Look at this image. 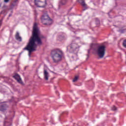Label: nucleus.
Wrapping results in <instances>:
<instances>
[{
	"label": "nucleus",
	"instance_id": "f257e3e1",
	"mask_svg": "<svg viewBox=\"0 0 126 126\" xmlns=\"http://www.w3.org/2000/svg\"><path fill=\"white\" fill-rule=\"evenodd\" d=\"M45 38L46 37L44 35H41V32L38 28L37 23H34L33 27L32 36L29 39V42L26 47L23 48V50L28 51L29 56L30 58L31 57V54L33 52L36 51V49H37V47L38 46H38H42L43 45L42 39H45ZM36 42L37 44H36Z\"/></svg>",
	"mask_w": 126,
	"mask_h": 126
},
{
	"label": "nucleus",
	"instance_id": "6ab92c4d",
	"mask_svg": "<svg viewBox=\"0 0 126 126\" xmlns=\"http://www.w3.org/2000/svg\"><path fill=\"white\" fill-rule=\"evenodd\" d=\"M123 46L126 48V39H125L123 42Z\"/></svg>",
	"mask_w": 126,
	"mask_h": 126
},
{
	"label": "nucleus",
	"instance_id": "b1692460",
	"mask_svg": "<svg viewBox=\"0 0 126 126\" xmlns=\"http://www.w3.org/2000/svg\"><path fill=\"white\" fill-rule=\"evenodd\" d=\"M10 16H12V14H9V17H10Z\"/></svg>",
	"mask_w": 126,
	"mask_h": 126
},
{
	"label": "nucleus",
	"instance_id": "4468645a",
	"mask_svg": "<svg viewBox=\"0 0 126 126\" xmlns=\"http://www.w3.org/2000/svg\"><path fill=\"white\" fill-rule=\"evenodd\" d=\"M68 0L72 2V0H61L59 2V5H65Z\"/></svg>",
	"mask_w": 126,
	"mask_h": 126
},
{
	"label": "nucleus",
	"instance_id": "a878e982",
	"mask_svg": "<svg viewBox=\"0 0 126 126\" xmlns=\"http://www.w3.org/2000/svg\"><path fill=\"white\" fill-rule=\"evenodd\" d=\"M75 57H76V59H77V55H75Z\"/></svg>",
	"mask_w": 126,
	"mask_h": 126
},
{
	"label": "nucleus",
	"instance_id": "9b49d317",
	"mask_svg": "<svg viewBox=\"0 0 126 126\" xmlns=\"http://www.w3.org/2000/svg\"><path fill=\"white\" fill-rule=\"evenodd\" d=\"M43 74L45 80H46V81H47V80H49V74L48 71H47V69H44Z\"/></svg>",
	"mask_w": 126,
	"mask_h": 126
},
{
	"label": "nucleus",
	"instance_id": "ddd939ff",
	"mask_svg": "<svg viewBox=\"0 0 126 126\" xmlns=\"http://www.w3.org/2000/svg\"><path fill=\"white\" fill-rule=\"evenodd\" d=\"M15 39L17 41H19V42H22V38L19 35V33L18 32H17L15 35Z\"/></svg>",
	"mask_w": 126,
	"mask_h": 126
},
{
	"label": "nucleus",
	"instance_id": "1a4fd4ad",
	"mask_svg": "<svg viewBox=\"0 0 126 126\" xmlns=\"http://www.w3.org/2000/svg\"><path fill=\"white\" fill-rule=\"evenodd\" d=\"M41 23L43 24L44 25L49 26V25H51V24L53 23V20L51 19V18H49V19H44L41 20Z\"/></svg>",
	"mask_w": 126,
	"mask_h": 126
},
{
	"label": "nucleus",
	"instance_id": "5701e85b",
	"mask_svg": "<svg viewBox=\"0 0 126 126\" xmlns=\"http://www.w3.org/2000/svg\"><path fill=\"white\" fill-rule=\"evenodd\" d=\"M9 1V0H4V2H5L6 3H7Z\"/></svg>",
	"mask_w": 126,
	"mask_h": 126
},
{
	"label": "nucleus",
	"instance_id": "9d476101",
	"mask_svg": "<svg viewBox=\"0 0 126 126\" xmlns=\"http://www.w3.org/2000/svg\"><path fill=\"white\" fill-rule=\"evenodd\" d=\"M7 108H8V105L6 104L0 105V111H1V112H4V111H6Z\"/></svg>",
	"mask_w": 126,
	"mask_h": 126
},
{
	"label": "nucleus",
	"instance_id": "7ed1b4c3",
	"mask_svg": "<svg viewBox=\"0 0 126 126\" xmlns=\"http://www.w3.org/2000/svg\"><path fill=\"white\" fill-rule=\"evenodd\" d=\"M67 51L69 53H76L79 51V45L72 40L71 44L67 46Z\"/></svg>",
	"mask_w": 126,
	"mask_h": 126
},
{
	"label": "nucleus",
	"instance_id": "39448f33",
	"mask_svg": "<svg viewBox=\"0 0 126 126\" xmlns=\"http://www.w3.org/2000/svg\"><path fill=\"white\" fill-rule=\"evenodd\" d=\"M34 3L37 7H46L48 4L47 0H34Z\"/></svg>",
	"mask_w": 126,
	"mask_h": 126
},
{
	"label": "nucleus",
	"instance_id": "0eeeda50",
	"mask_svg": "<svg viewBox=\"0 0 126 126\" xmlns=\"http://www.w3.org/2000/svg\"><path fill=\"white\" fill-rule=\"evenodd\" d=\"M77 1L83 7V11L86 10V9L88 8V7H87V4L85 3V0H77Z\"/></svg>",
	"mask_w": 126,
	"mask_h": 126
},
{
	"label": "nucleus",
	"instance_id": "393cba45",
	"mask_svg": "<svg viewBox=\"0 0 126 126\" xmlns=\"http://www.w3.org/2000/svg\"><path fill=\"white\" fill-rule=\"evenodd\" d=\"M72 59H73V60H75L74 59V56H72Z\"/></svg>",
	"mask_w": 126,
	"mask_h": 126
},
{
	"label": "nucleus",
	"instance_id": "412c9836",
	"mask_svg": "<svg viewBox=\"0 0 126 126\" xmlns=\"http://www.w3.org/2000/svg\"><path fill=\"white\" fill-rule=\"evenodd\" d=\"M119 32H120V33H124L125 30H120V31H119Z\"/></svg>",
	"mask_w": 126,
	"mask_h": 126
},
{
	"label": "nucleus",
	"instance_id": "a211bd4d",
	"mask_svg": "<svg viewBox=\"0 0 126 126\" xmlns=\"http://www.w3.org/2000/svg\"><path fill=\"white\" fill-rule=\"evenodd\" d=\"M78 80V76H76L75 77V78L73 80V82H75L76 81H77Z\"/></svg>",
	"mask_w": 126,
	"mask_h": 126
},
{
	"label": "nucleus",
	"instance_id": "20e7f679",
	"mask_svg": "<svg viewBox=\"0 0 126 126\" xmlns=\"http://www.w3.org/2000/svg\"><path fill=\"white\" fill-rule=\"evenodd\" d=\"M96 53L100 59H103V57H105V54H106V46L100 45L98 46Z\"/></svg>",
	"mask_w": 126,
	"mask_h": 126
},
{
	"label": "nucleus",
	"instance_id": "dca6fc26",
	"mask_svg": "<svg viewBox=\"0 0 126 126\" xmlns=\"http://www.w3.org/2000/svg\"><path fill=\"white\" fill-rule=\"evenodd\" d=\"M94 20L95 21V24L97 26H100V20H99V19L98 18H95Z\"/></svg>",
	"mask_w": 126,
	"mask_h": 126
},
{
	"label": "nucleus",
	"instance_id": "aec40b11",
	"mask_svg": "<svg viewBox=\"0 0 126 126\" xmlns=\"http://www.w3.org/2000/svg\"><path fill=\"white\" fill-rule=\"evenodd\" d=\"M112 111H117V107H116L115 106H113V107L112 108Z\"/></svg>",
	"mask_w": 126,
	"mask_h": 126
},
{
	"label": "nucleus",
	"instance_id": "6e6552de",
	"mask_svg": "<svg viewBox=\"0 0 126 126\" xmlns=\"http://www.w3.org/2000/svg\"><path fill=\"white\" fill-rule=\"evenodd\" d=\"M12 78H14L16 80H17L18 83H20L21 84H23V82L21 80V78L20 77V75L18 74L17 73L14 74L13 76H12Z\"/></svg>",
	"mask_w": 126,
	"mask_h": 126
},
{
	"label": "nucleus",
	"instance_id": "4be33fe9",
	"mask_svg": "<svg viewBox=\"0 0 126 126\" xmlns=\"http://www.w3.org/2000/svg\"><path fill=\"white\" fill-rule=\"evenodd\" d=\"M80 39V37H75V40H79Z\"/></svg>",
	"mask_w": 126,
	"mask_h": 126
},
{
	"label": "nucleus",
	"instance_id": "f3484780",
	"mask_svg": "<svg viewBox=\"0 0 126 126\" xmlns=\"http://www.w3.org/2000/svg\"><path fill=\"white\" fill-rule=\"evenodd\" d=\"M59 41H63V40H64V36L63 35H60L58 36Z\"/></svg>",
	"mask_w": 126,
	"mask_h": 126
},
{
	"label": "nucleus",
	"instance_id": "423d86ee",
	"mask_svg": "<svg viewBox=\"0 0 126 126\" xmlns=\"http://www.w3.org/2000/svg\"><path fill=\"white\" fill-rule=\"evenodd\" d=\"M91 50H93L94 52L98 51V46L96 44H91V48L88 50V54L87 55V60L89 59V54H90L91 52Z\"/></svg>",
	"mask_w": 126,
	"mask_h": 126
},
{
	"label": "nucleus",
	"instance_id": "f8f14e48",
	"mask_svg": "<svg viewBox=\"0 0 126 126\" xmlns=\"http://www.w3.org/2000/svg\"><path fill=\"white\" fill-rule=\"evenodd\" d=\"M18 0H12V1L10 5V9H12V8H14L15 6H17V1Z\"/></svg>",
	"mask_w": 126,
	"mask_h": 126
},
{
	"label": "nucleus",
	"instance_id": "2eb2a0df",
	"mask_svg": "<svg viewBox=\"0 0 126 126\" xmlns=\"http://www.w3.org/2000/svg\"><path fill=\"white\" fill-rule=\"evenodd\" d=\"M50 17L47 14H44L41 17V21L45 19H50Z\"/></svg>",
	"mask_w": 126,
	"mask_h": 126
},
{
	"label": "nucleus",
	"instance_id": "f03ea898",
	"mask_svg": "<svg viewBox=\"0 0 126 126\" xmlns=\"http://www.w3.org/2000/svg\"><path fill=\"white\" fill-rule=\"evenodd\" d=\"M64 56L63 51L60 48H56L51 51V58L55 63L62 62Z\"/></svg>",
	"mask_w": 126,
	"mask_h": 126
}]
</instances>
